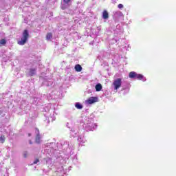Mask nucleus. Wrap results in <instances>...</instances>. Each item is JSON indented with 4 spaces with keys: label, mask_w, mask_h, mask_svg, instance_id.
<instances>
[{
    "label": "nucleus",
    "mask_w": 176,
    "mask_h": 176,
    "mask_svg": "<svg viewBox=\"0 0 176 176\" xmlns=\"http://www.w3.org/2000/svg\"><path fill=\"white\" fill-rule=\"evenodd\" d=\"M58 151L56 150L52 149V153L51 154V157H47L45 158L46 165L49 168L50 170H52L53 167H58L61 163L64 162L63 160V156L58 155Z\"/></svg>",
    "instance_id": "nucleus-1"
},
{
    "label": "nucleus",
    "mask_w": 176,
    "mask_h": 176,
    "mask_svg": "<svg viewBox=\"0 0 176 176\" xmlns=\"http://www.w3.org/2000/svg\"><path fill=\"white\" fill-rule=\"evenodd\" d=\"M80 124L85 131H94L97 129V125L94 124L93 117H85L80 120Z\"/></svg>",
    "instance_id": "nucleus-2"
},
{
    "label": "nucleus",
    "mask_w": 176,
    "mask_h": 176,
    "mask_svg": "<svg viewBox=\"0 0 176 176\" xmlns=\"http://www.w3.org/2000/svg\"><path fill=\"white\" fill-rule=\"evenodd\" d=\"M58 146H59L58 149H62L63 153L66 155L71 154V152H72V149L74 148V144L67 141L60 144L58 143Z\"/></svg>",
    "instance_id": "nucleus-3"
},
{
    "label": "nucleus",
    "mask_w": 176,
    "mask_h": 176,
    "mask_svg": "<svg viewBox=\"0 0 176 176\" xmlns=\"http://www.w3.org/2000/svg\"><path fill=\"white\" fill-rule=\"evenodd\" d=\"M28 38H30V32L28 30H23L21 40L18 41V45H20V46H24V44L27 43Z\"/></svg>",
    "instance_id": "nucleus-4"
},
{
    "label": "nucleus",
    "mask_w": 176,
    "mask_h": 176,
    "mask_svg": "<svg viewBox=\"0 0 176 176\" xmlns=\"http://www.w3.org/2000/svg\"><path fill=\"white\" fill-rule=\"evenodd\" d=\"M129 78H131V79H138V80H142V82H146V78L144 77L142 74H138L135 72H131L129 73Z\"/></svg>",
    "instance_id": "nucleus-5"
},
{
    "label": "nucleus",
    "mask_w": 176,
    "mask_h": 176,
    "mask_svg": "<svg viewBox=\"0 0 176 176\" xmlns=\"http://www.w3.org/2000/svg\"><path fill=\"white\" fill-rule=\"evenodd\" d=\"M40 80L42 82V86H46L49 87V86H52L53 85V80L45 78L42 76L40 77Z\"/></svg>",
    "instance_id": "nucleus-6"
},
{
    "label": "nucleus",
    "mask_w": 176,
    "mask_h": 176,
    "mask_svg": "<svg viewBox=\"0 0 176 176\" xmlns=\"http://www.w3.org/2000/svg\"><path fill=\"white\" fill-rule=\"evenodd\" d=\"M95 102H98V97H90L87 100L85 101V105H91L95 104Z\"/></svg>",
    "instance_id": "nucleus-7"
},
{
    "label": "nucleus",
    "mask_w": 176,
    "mask_h": 176,
    "mask_svg": "<svg viewBox=\"0 0 176 176\" xmlns=\"http://www.w3.org/2000/svg\"><path fill=\"white\" fill-rule=\"evenodd\" d=\"M114 90H118L122 86V78H117L113 82Z\"/></svg>",
    "instance_id": "nucleus-8"
},
{
    "label": "nucleus",
    "mask_w": 176,
    "mask_h": 176,
    "mask_svg": "<svg viewBox=\"0 0 176 176\" xmlns=\"http://www.w3.org/2000/svg\"><path fill=\"white\" fill-rule=\"evenodd\" d=\"M26 74L28 76H34L36 75V67H32L27 70Z\"/></svg>",
    "instance_id": "nucleus-9"
},
{
    "label": "nucleus",
    "mask_w": 176,
    "mask_h": 176,
    "mask_svg": "<svg viewBox=\"0 0 176 176\" xmlns=\"http://www.w3.org/2000/svg\"><path fill=\"white\" fill-rule=\"evenodd\" d=\"M35 133H36V139H35L36 144H41V140L42 139V137L39 134V129H36Z\"/></svg>",
    "instance_id": "nucleus-10"
},
{
    "label": "nucleus",
    "mask_w": 176,
    "mask_h": 176,
    "mask_svg": "<svg viewBox=\"0 0 176 176\" xmlns=\"http://www.w3.org/2000/svg\"><path fill=\"white\" fill-rule=\"evenodd\" d=\"M102 19L103 20H108L109 19V12L107 10H104L102 12Z\"/></svg>",
    "instance_id": "nucleus-11"
},
{
    "label": "nucleus",
    "mask_w": 176,
    "mask_h": 176,
    "mask_svg": "<svg viewBox=\"0 0 176 176\" xmlns=\"http://www.w3.org/2000/svg\"><path fill=\"white\" fill-rule=\"evenodd\" d=\"M118 42H119V38H118V36H115V37L113 38L110 40L109 43H111V45H115V43H118Z\"/></svg>",
    "instance_id": "nucleus-12"
},
{
    "label": "nucleus",
    "mask_w": 176,
    "mask_h": 176,
    "mask_svg": "<svg viewBox=\"0 0 176 176\" xmlns=\"http://www.w3.org/2000/svg\"><path fill=\"white\" fill-rule=\"evenodd\" d=\"M78 142H80V144H85V142H86V139H85L84 135H79L78 138Z\"/></svg>",
    "instance_id": "nucleus-13"
},
{
    "label": "nucleus",
    "mask_w": 176,
    "mask_h": 176,
    "mask_svg": "<svg viewBox=\"0 0 176 176\" xmlns=\"http://www.w3.org/2000/svg\"><path fill=\"white\" fill-rule=\"evenodd\" d=\"M77 134H78V132L76 131V130H75V129H72L70 130V135H71V137H73L74 138H75V137H76Z\"/></svg>",
    "instance_id": "nucleus-14"
},
{
    "label": "nucleus",
    "mask_w": 176,
    "mask_h": 176,
    "mask_svg": "<svg viewBox=\"0 0 176 176\" xmlns=\"http://www.w3.org/2000/svg\"><path fill=\"white\" fill-rule=\"evenodd\" d=\"M32 104H34V105H38L39 104V98H32Z\"/></svg>",
    "instance_id": "nucleus-15"
},
{
    "label": "nucleus",
    "mask_w": 176,
    "mask_h": 176,
    "mask_svg": "<svg viewBox=\"0 0 176 176\" xmlns=\"http://www.w3.org/2000/svg\"><path fill=\"white\" fill-rule=\"evenodd\" d=\"M114 17H122L123 16V13L120 11H117L113 13Z\"/></svg>",
    "instance_id": "nucleus-16"
},
{
    "label": "nucleus",
    "mask_w": 176,
    "mask_h": 176,
    "mask_svg": "<svg viewBox=\"0 0 176 176\" xmlns=\"http://www.w3.org/2000/svg\"><path fill=\"white\" fill-rule=\"evenodd\" d=\"M95 89H96V91H101V90L102 89V85H101V84H100V83H98L95 86Z\"/></svg>",
    "instance_id": "nucleus-17"
},
{
    "label": "nucleus",
    "mask_w": 176,
    "mask_h": 176,
    "mask_svg": "<svg viewBox=\"0 0 176 176\" xmlns=\"http://www.w3.org/2000/svg\"><path fill=\"white\" fill-rule=\"evenodd\" d=\"M75 107L77 109H83V105L82 104H80V102H76Z\"/></svg>",
    "instance_id": "nucleus-18"
},
{
    "label": "nucleus",
    "mask_w": 176,
    "mask_h": 176,
    "mask_svg": "<svg viewBox=\"0 0 176 176\" xmlns=\"http://www.w3.org/2000/svg\"><path fill=\"white\" fill-rule=\"evenodd\" d=\"M74 68L77 72H80L82 71V66L80 65H76Z\"/></svg>",
    "instance_id": "nucleus-19"
},
{
    "label": "nucleus",
    "mask_w": 176,
    "mask_h": 176,
    "mask_svg": "<svg viewBox=\"0 0 176 176\" xmlns=\"http://www.w3.org/2000/svg\"><path fill=\"white\" fill-rule=\"evenodd\" d=\"M57 172L59 173V171H60L61 174H65V170H64V168L63 167V166H60V167L57 168Z\"/></svg>",
    "instance_id": "nucleus-20"
},
{
    "label": "nucleus",
    "mask_w": 176,
    "mask_h": 176,
    "mask_svg": "<svg viewBox=\"0 0 176 176\" xmlns=\"http://www.w3.org/2000/svg\"><path fill=\"white\" fill-rule=\"evenodd\" d=\"M48 120L49 122H54V120H56V116H54V114H52V116L49 117Z\"/></svg>",
    "instance_id": "nucleus-21"
},
{
    "label": "nucleus",
    "mask_w": 176,
    "mask_h": 176,
    "mask_svg": "<svg viewBox=\"0 0 176 176\" xmlns=\"http://www.w3.org/2000/svg\"><path fill=\"white\" fill-rule=\"evenodd\" d=\"M53 38V34L52 33H48L46 36L47 41H50Z\"/></svg>",
    "instance_id": "nucleus-22"
},
{
    "label": "nucleus",
    "mask_w": 176,
    "mask_h": 176,
    "mask_svg": "<svg viewBox=\"0 0 176 176\" xmlns=\"http://www.w3.org/2000/svg\"><path fill=\"white\" fill-rule=\"evenodd\" d=\"M5 140H6V138H5V135H1L0 136V142H1V144H3V143L5 142Z\"/></svg>",
    "instance_id": "nucleus-23"
},
{
    "label": "nucleus",
    "mask_w": 176,
    "mask_h": 176,
    "mask_svg": "<svg viewBox=\"0 0 176 176\" xmlns=\"http://www.w3.org/2000/svg\"><path fill=\"white\" fill-rule=\"evenodd\" d=\"M0 45H6V40H5V39H1V40L0 41Z\"/></svg>",
    "instance_id": "nucleus-24"
},
{
    "label": "nucleus",
    "mask_w": 176,
    "mask_h": 176,
    "mask_svg": "<svg viewBox=\"0 0 176 176\" xmlns=\"http://www.w3.org/2000/svg\"><path fill=\"white\" fill-rule=\"evenodd\" d=\"M118 9H123V8H124V6H123V4H118Z\"/></svg>",
    "instance_id": "nucleus-25"
},
{
    "label": "nucleus",
    "mask_w": 176,
    "mask_h": 176,
    "mask_svg": "<svg viewBox=\"0 0 176 176\" xmlns=\"http://www.w3.org/2000/svg\"><path fill=\"white\" fill-rule=\"evenodd\" d=\"M38 163H39V159H36L34 162L33 164H37Z\"/></svg>",
    "instance_id": "nucleus-26"
},
{
    "label": "nucleus",
    "mask_w": 176,
    "mask_h": 176,
    "mask_svg": "<svg viewBox=\"0 0 176 176\" xmlns=\"http://www.w3.org/2000/svg\"><path fill=\"white\" fill-rule=\"evenodd\" d=\"M70 1L71 0H63V2H65V3H69Z\"/></svg>",
    "instance_id": "nucleus-27"
},
{
    "label": "nucleus",
    "mask_w": 176,
    "mask_h": 176,
    "mask_svg": "<svg viewBox=\"0 0 176 176\" xmlns=\"http://www.w3.org/2000/svg\"><path fill=\"white\" fill-rule=\"evenodd\" d=\"M111 2L113 3V5H115V3L118 2V0H111Z\"/></svg>",
    "instance_id": "nucleus-28"
},
{
    "label": "nucleus",
    "mask_w": 176,
    "mask_h": 176,
    "mask_svg": "<svg viewBox=\"0 0 176 176\" xmlns=\"http://www.w3.org/2000/svg\"><path fill=\"white\" fill-rule=\"evenodd\" d=\"M97 31H101V26H98L97 28Z\"/></svg>",
    "instance_id": "nucleus-29"
},
{
    "label": "nucleus",
    "mask_w": 176,
    "mask_h": 176,
    "mask_svg": "<svg viewBox=\"0 0 176 176\" xmlns=\"http://www.w3.org/2000/svg\"><path fill=\"white\" fill-rule=\"evenodd\" d=\"M24 102H25V101H22L21 102V106L22 107H25V105H24Z\"/></svg>",
    "instance_id": "nucleus-30"
},
{
    "label": "nucleus",
    "mask_w": 176,
    "mask_h": 176,
    "mask_svg": "<svg viewBox=\"0 0 176 176\" xmlns=\"http://www.w3.org/2000/svg\"><path fill=\"white\" fill-rule=\"evenodd\" d=\"M24 157H27V152H25L23 154Z\"/></svg>",
    "instance_id": "nucleus-31"
},
{
    "label": "nucleus",
    "mask_w": 176,
    "mask_h": 176,
    "mask_svg": "<svg viewBox=\"0 0 176 176\" xmlns=\"http://www.w3.org/2000/svg\"><path fill=\"white\" fill-rule=\"evenodd\" d=\"M54 145H55L54 143H50V146H54Z\"/></svg>",
    "instance_id": "nucleus-32"
},
{
    "label": "nucleus",
    "mask_w": 176,
    "mask_h": 176,
    "mask_svg": "<svg viewBox=\"0 0 176 176\" xmlns=\"http://www.w3.org/2000/svg\"><path fill=\"white\" fill-rule=\"evenodd\" d=\"M29 144H32V142L31 140H29Z\"/></svg>",
    "instance_id": "nucleus-33"
},
{
    "label": "nucleus",
    "mask_w": 176,
    "mask_h": 176,
    "mask_svg": "<svg viewBox=\"0 0 176 176\" xmlns=\"http://www.w3.org/2000/svg\"><path fill=\"white\" fill-rule=\"evenodd\" d=\"M28 137H31V133H28Z\"/></svg>",
    "instance_id": "nucleus-34"
},
{
    "label": "nucleus",
    "mask_w": 176,
    "mask_h": 176,
    "mask_svg": "<svg viewBox=\"0 0 176 176\" xmlns=\"http://www.w3.org/2000/svg\"><path fill=\"white\" fill-rule=\"evenodd\" d=\"M119 27H120V26H119V25H117V28H119Z\"/></svg>",
    "instance_id": "nucleus-35"
},
{
    "label": "nucleus",
    "mask_w": 176,
    "mask_h": 176,
    "mask_svg": "<svg viewBox=\"0 0 176 176\" xmlns=\"http://www.w3.org/2000/svg\"><path fill=\"white\" fill-rule=\"evenodd\" d=\"M128 47H130V45H128Z\"/></svg>",
    "instance_id": "nucleus-36"
},
{
    "label": "nucleus",
    "mask_w": 176,
    "mask_h": 176,
    "mask_svg": "<svg viewBox=\"0 0 176 176\" xmlns=\"http://www.w3.org/2000/svg\"><path fill=\"white\" fill-rule=\"evenodd\" d=\"M69 123L67 124V126H68Z\"/></svg>",
    "instance_id": "nucleus-37"
},
{
    "label": "nucleus",
    "mask_w": 176,
    "mask_h": 176,
    "mask_svg": "<svg viewBox=\"0 0 176 176\" xmlns=\"http://www.w3.org/2000/svg\"><path fill=\"white\" fill-rule=\"evenodd\" d=\"M126 50H129V49H126Z\"/></svg>",
    "instance_id": "nucleus-38"
}]
</instances>
